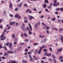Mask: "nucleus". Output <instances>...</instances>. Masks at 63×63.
<instances>
[{"label":"nucleus","mask_w":63,"mask_h":63,"mask_svg":"<svg viewBox=\"0 0 63 63\" xmlns=\"http://www.w3.org/2000/svg\"><path fill=\"white\" fill-rule=\"evenodd\" d=\"M41 63H44V61H41Z\"/></svg>","instance_id":"69168bd1"},{"label":"nucleus","mask_w":63,"mask_h":63,"mask_svg":"<svg viewBox=\"0 0 63 63\" xmlns=\"http://www.w3.org/2000/svg\"><path fill=\"white\" fill-rule=\"evenodd\" d=\"M27 30H28V31H30V29H29V27H27V28L26 29Z\"/></svg>","instance_id":"cd10ccee"},{"label":"nucleus","mask_w":63,"mask_h":63,"mask_svg":"<svg viewBox=\"0 0 63 63\" xmlns=\"http://www.w3.org/2000/svg\"><path fill=\"white\" fill-rule=\"evenodd\" d=\"M44 54H45V55H51V53H49V54L47 53V52H45L44 53Z\"/></svg>","instance_id":"1a4fd4ad"},{"label":"nucleus","mask_w":63,"mask_h":63,"mask_svg":"<svg viewBox=\"0 0 63 63\" xmlns=\"http://www.w3.org/2000/svg\"><path fill=\"white\" fill-rule=\"evenodd\" d=\"M5 35H4V33H2V35L0 36V38H3Z\"/></svg>","instance_id":"2eb2a0df"},{"label":"nucleus","mask_w":63,"mask_h":63,"mask_svg":"<svg viewBox=\"0 0 63 63\" xmlns=\"http://www.w3.org/2000/svg\"><path fill=\"white\" fill-rule=\"evenodd\" d=\"M55 42H58V39H57L56 40H55Z\"/></svg>","instance_id":"0e129e2a"},{"label":"nucleus","mask_w":63,"mask_h":63,"mask_svg":"<svg viewBox=\"0 0 63 63\" xmlns=\"http://www.w3.org/2000/svg\"><path fill=\"white\" fill-rule=\"evenodd\" d=\"M45 11H47V12H49V11H48V10L47 9H46Z\"/></svg>","instance_id":"49530a36"},{"label":"nucleus","mask_w":63,"mask_h":63,"mask_svg":"<svg viewBox=\"0 0 63 63\" xmlns=\"http://www.w3.org/2000/svg\"><path fill=\"white\" fill-rule=\"evenodd\" d=\"M24 35L25 37H27V35L25 33H24Z\"/></svg>","instance_id":"b1692460"},{"label":"nucleus","mask_w":63,"mask_h":63,"mask_svg":"<svg viewBox=\"0 0 63 63\" xmlns=\"http://www.w3.org/2000/svg\"><path fill=\"white\" fill-rule=\"evenodd\" d=\"M15 17H18V18H19V19H20V18H21V17L20 16H19L18 15V14H16V15L15 16Z\"/></svg>","instance_id":"20e7f679"},{"label":"nucleus","mask_w":63,"mask_h":63,"mask_svg":"<svg viewBox=\"0 0 63 63\" xmlns=\"http://www.w3.org/2000/svg\"><path fill=\"white\" fill-rule=\"evenodd\" d=\"M21 0H17V1H16L17 3H19L20 1Z\"/></svg>","instance_id":"c756f323"},{"label":"nucleus","mask_w":63,"mask_h":63,"mask_svg":"<svg viewBox=\"0 0 63 63\" xmlns=\"http://www.w3.org/2000/svg\"><path fill=\"white\" fill-rule=\"evenodd\" d=\"M4 55H8V53H7L5 52L4 53Z\"/></svg>","instance_id":"c03bdc74"},{"label":"nucleus","mask_w":63,"mask_h":63,"mask_svg":"<svg viewBox=\"0 0 63 63\" xmlns=\"http://www.w3.org/2000/svg\"><path fill=\"white\" fill-rule=\"evenodd\" d=\"M38 45V44L37 43H35L34 45V46H36V45Z\"/></svg>","instance_id":"58836bf2"},{"label":"nucleus","mask_w":63,"mask_h":63,"mask_svg":"<svg viewBox=\"0 0 63 63\" xmlns=\"http://www.w3.org/2000/svg\"><path fill=\"white\" fill-rule=\"evenodd\" d=\"M25 42H28V41H29V40L27 39H25Z\"/></svg>","instance_id":"de8ad7c7"},{"label":"nucleus","mask_w":63,"mask_h":63,"mask_svg":"<svg viewBox=\"0 0 63 63\" xmlns=\"http://www.w3.org/2000/svg\"><path fill=\"white\" fill-rule=\"evenodd\" d=\"M42 25H43V26H46V27H43V28H44V29H46V27H47V25H46V24H44V23L43 22H42Z\"/></svg>","instance_id":"423d86ee"},{"label":"nucleus","mask_w":63,"mask_h":63,"mask_svg":"<svg viewBox=\"0 0 63 63\" xmlns=\"http://www.w3.org/2000/svg\"><path fill=\"white\" fill-rule=\"evenodd\" d=\"M49 50H50V51H52V49L51 48H49Z\"/></svg>","instance_id":"603ef678"},{"label":"nucleus","mask_w":63,"mask_h":63,"mask_svg":"<svg viewBox=\"0 0 63 63\" xmlns=\"http://www.w3.org/2000/svg\"><path fill=\"white\" fill-rule=\"evenodd\" d=\"M62 48H60V50L59 49H58L57 50V51H60H60H61V50H62Z\"/></svg>","instance_id":"aec40b11"},{"label":"nucleus","mask_w":63,"mask_h":63,"mask_svg":"<svg viewBox=\"0 0 63 63\" xmlns=\"http://www.w3.org/2000/svg\"><path fill=\"white\" fill-rule=\"evenodd\" d=\"M15 11H18V8H15Z\"/></svg>","instance_id":"79ce46f5"},{"label":"nucleus","mask_w":63,"mask_h":63,"mask_svg":"<svg viewBox=\"0 0 63 63\" xmlns=\"http://www.w3.org/2000/svg\"><path fill=\"white\" fill-rule=\"evenodd\" d=\"M3 21V19H0V23H1Z\"/></svg>","instance_id":"4c0bfd02"},{"label":"nucleus","mask_w":63,"mask_h":63,"mask_svg":"<svg viewBox=\"0 0 63 63\" xmlns=\"http://www.w3.org/2000/svg\"><path fill=\"white\" fill-rule=\"evenodd\" d=\"M6 32V30H4V31L2 33H3V34H4Z\"/></svg>","instance_id":"e433bc0d"},{"label":"nucleus","mask_w":63,"mask_h":63,"mask_svg":"<svg viewBox=\"0 0 63 63\" xmlns=\"http://www.w3.org/2000/svg\"><path fill=\"white\" fill-rule=\"evenodd\" d=\"M9 42H8L7 43L6 45H5V46H9Z\"/></svg>","instance_id":"5701e85b"},{"label":"nucleus","mask_w":63,"mask_h":63,"mask_svg":"<svg viewBox=\"0 0 63 63\" xmlns=\"http://www.w3.org/2000/svg\"><path fill=\"white\" fill-rule=\"evenodd\" d=\"M9 8L10 9H13V4L9 2Z\"/></svg>","instance_id":"f03ea898"},{"label":"nucleus","mask_w":63,"mask_h":63,"mask_svg":"<svg viewBox=\"0 0 63 63\" xmlns=\"http://www.w3.org/2000/svg\"><path fill=\"white\" fill-rule=\"evenodd\" d=\"M21 47L20 46L18 47L17 49V51H19L21 49Z\"/></svg>","instance_id":"0eeeda50"},{"label":"nucleus","mask_w":63,"mask_h":63,"mask_svg":"<svg viewBox=\"0 0 63 63\" xmlns=\"http://www.w3.org/2000/svg\"><path fill=\"white\" fill-rule=\"evenodd\" d=\"M33 57L34 58L35 60H38V58H37L34 56H33Z\"/></svg>","instance_id":"a211bd4d"},{"label":"nucleus","mask_w":63,"mask_h":63,"mask_svg":"<svg viewBox=\"0 0 63 63\" xmlns=\"http://www.w3.org/2000/svg\"><path fill=\"white\" fill-rule=\"evenodd\" d=\"M29 25L30 26V28L31 29V30H32V27H31V25H30V24L29 23Z\"/></svg>","instance_id":"f3484780"},{"label":"nucleus","mask_w":63,"mask_h":63,"mask_svg":"<svg viewBox=\"0 0 63 63\" xmlns=\"http://www.w3.org/2000/svg\"><path fill=\"white\" fill-rule=\"evenodd\" d=\"M33 10L35 12L37 11V9H36L35 8Z\"/></svg>","instance_id":"5fc2aeb1"},{"label":"nucleus","mask_w":63,"mask_h":63,"mask_svg":"<svg viewBox=\"0 0 63 63\" xmlns=\"http://www.w3.org/2000/svg\"><path fill=\"white\" fill-rule=\"evenodd\" d=\"M27 62V61H24V60H23L22 61V63H26Z\"/></svg>","instance_id":"ddd939ff"},{"label":"nucleus","mask_w":63,"mask_h":63,"mask_svg":"<svg viewBox=\"0 0 63 63\" xmlns=\"http://www.w3.org/2000/svg\"><path fill=\"white\" fill-rule=\"evenodd\" d=\"M7 53H10V54H11V53H14V52H13V51H7Z\"/></svg>","instance_id":"9b49d317"},{"label":"nucleus","mask_w":63,"mask_h":63,"mask_svg":"<svg viewBox=\"0 0 63 63\" xmlns=\"http://www.w3.org/2000/svg\"><path fill=\"white\" fill-rule=\"evenodd\" d=\"M55 18H53L52 20L53 21H55Z\"/></svg>","instance_id":"a19ab883"},{"label":"nucleus","mask_w":63,"mask_h":63,"mask_svg":"<svg viewBox=\"0 0 63 63\" xmlns=\"http://www.w3.org/2000/svg\"><path fill=\"white\" fill-rule=\"evenodd\" d=\"M3 48V47L0 44V48Z\"/></svg>","instance_id":"7c9ffc66"},{"label":"nucleus","mask_w":63,"mask_h":63,"mask_svg":"<svg viewBox=\"0 0 63 63\" xmlns=\"http://www.w3.org/2000/svg\"><path fill=\"white\" fill-rule=\"evenodd\" d=\"M3 14L4 15H5V14H6V11H4Z\"/></svg>","instance_id":"052dcab7"},{"label":"nucleus","mask_w":63,"mask_h":63,"mask_svg":"<svg viewBox=\"0 0 63 63\" xmlns=\"http://www.w3.org/2000/svg\"><path fill=\"white\" fill-rule=\"evenodd\" d=\"M54 62V63H56V60L55 59H54L53 60Z\"/></svg>","instance_id":"ea45409f"},{"label":"nucleus","mask_w":63,"mask_h":63,"mask_svg":"<svg viewBox=\"0 0 63 63\" xmlns=\"http://www.w3.org/2000/svg\"><path fill=\"white\" fill-rule=\"evenodd\" d=\"M38 50H36L34 51V54H38Z\"/></svg>","instance_id":"f8f14e48"},{"label":"nucleus","mask_w":63,"mask_h":63,"mask_svg":"<svg viewBox=\"0 0 63 63\" xmlns=\"http://www.w3.org/2000/svg\"><path fill=\"white\" fill-rule=\"evenodd\" d=\"M54 30L56 31H57V28H55Z\"/></svg>","instance_id":"338daca9"},{"label":"nucleus","mask_w":63,"mask_h":63,"mask_svg":"<svg viewBox=\"0 0 63 63\" xmlns=\"http://www.w3.org/2000/svg\"><path fill=\"white\" fill-rule=\"evenodd\" d=\"M47 7V5H46V4H45L43 6V7L44 8H46V7Z\"/></svg>","instance_id":"412c9836"},{"label":"nucleus","mask_w":63,"mask_h":63,"mask_svg":"<svg viewBox=\"0 0 63 63\" xmlns=\"http://www.w3.org/2000/svg\"><path fill=\"white\" fill-rule=\"evenodd\" d=\"M56 11H58L59 10H60V9L59 8H57L56 9Z\"/></svg>","instance_id":"09e8293b"},{"label":"nucleus","mask_w":63,"mask_h":63,"mask_svg":"<svg viewBox=\"0 0 63 63\" xmlns=\"http://www.w3.org/2000/svg\"><path fill=\"white\" fill-rule=\"evenodd\" d=\"M62 58H63V56H61L59 57V59H62Z\"/></svg>","instance_id":"2f4dec72"},{"label":"nucleus","mask_w":63,"mask_h":63,"mask_svg":"<svg viewBox=\"0 0 63 63\" xmlns=\"http://www.w3.org/2000/svg\"><path fill=\"white\" fill-rule=\"evenodd\" d=\"M3 48L4 49H5V50H7V48L5 46H4Z\"/></svg>","instance_id":"473e14b6"},{"label":"nucleus","mask_w":63,"mask_h":63,"mask_svg":"<svg viewBox=\"0 0 63 63\" xmlns=\"http://www.w3.org/2000/svg\"><path fill=\"white\" fill-rule=\"evenodd\" d=\"M15 23V22H10V25H12L14 24V23Z\"/></svg>","instance_id":"6ab92c4d"},{"label":"nucleus","mask_w":63,"mask_h":63,"mask_svg":"<svg viewBox=\"0 0 63 63\" xmlns=\"http://www.w3.org/2000/svg\"><path fill=\"white\" fill-rule=\"evenodd\" d=\"M12 38L13 39H14L15 38V34H13L12 35Z\"/></svg>","instance_id":"dca6fc26"},{"label":"nucleus","mask_w":63,"mask_h":63,"mask_svg":"<svg viewBox=\"0 0 63 63\" xmlns=\"http://www.w3.org/2000/svg\"><path fill=\"white\" fill-rule=\"evenodd\" d=\"M22 3H20V5H18V7H22Z\"/></svg>","instance_id":"9d476101"},{"label":"nucleus","mask_w":63,"mask_h":63,"mask_svg":"<svg viewBox=\"0 0 63 63\" xmlns=\"http://www.w3.org/2000/svg\"><path fill=\"white\" fill-rule=\"evenodd\" d=\"M53 5L54 6H57V4L56 3H54L53 4Z\"/></svg>","instance_id":"a878e982"},{"label":"nucleus","mask_w":63,"mask_h":63,"mask_svg":"<svg viewBox=\"0 0 63 63\" xmlns=\"http://www.w3.org/2000/svg\"><path fill=\"white\" fill-rule=\"evenodd\" d=\"M44 2H45V3H48V1L47 0H45Z\"/></svg>","instance_id":"f704fd0d"},{"label":"nucleus","mask_w":63,"mask_h":63,"mask_svg":"<svg viewBox=\"0 0 63 63\" xmlns=\"http://www.w3.org/2000/svg\"><path fill=\"white\" fill-rule=\"evenodd\" d=\"M61 30H63V28H61V29H60L59 30V31H61Z\"/></svg>","instance_id":"3c124183"},{"label":"nucleus","mask_w":63,"mask_h":63,"mask_svg":"<svg viewBox=\"0 0 63 63\" xmlns=\"http://www.w3.org/2000/svg\"><path fill=\"white\" fill-rule=\"evenodd\" d=\"M60 61L62 62H63V59H61L60 60Z\"/></svg>","instance_id":"e2e57ef3"},{"label":"nucleus","mask_w":63,"mask_h":63,"mask_svg":"<svg viewBox=\"0 0 63 63\" xmlns=\"http://www.w3.org/2000/svg\"><path fill=\"white\" fill-rule=\"evenodd\" d=\"M16 26H18V23H16Z\"/></svg>","instance_id":"13d9d810"},{"label":"nucleus","mask_w":63,"mask_h":63,"mask_svg":"<svg viewBox=\"0 0 63 63\" xmlns=\"http://www.w3.org/2000/svg\"><path fill=\"white\" fill-rule=\"evenodd\" d=\"M6 39V37H3V38L1 39H0V41H3V40H5Z\"/></svg>","instance_id":"4468645a"},{"label":"nucleus","mask_w":63,"mask_h":63,"mask_svg":"<svg viewBox=\"0 0 63 63\" xmlns=\"http://www.w3.org/2000/svg\"><path fill=\"white\" fill-rule=\"evenodd\" d=\"M29 34H30V35H31V34H32V32H31V31H29Z\"/></svg>","instance_id":"c9c22d12"},{"label":"nucleus","mask_w":63,"mask_h":63,"mask_svg":"<svg viewBox=\"0 0 63 63\" xmlns=\"http://www.w3.org/2000/svg\"><path fill=\"white\" fill-rule=\"evenodd\" d=\"M29 16V17H30L31 18H33V19H34V17L32 16Z\"/></svg>","instance_id":"4be33fe9"},{"label":"nucleus","mask_w":63,"mask_h":63,"mask_svg":"<svg viewBox=\"0 0 63 63\" xmlns=\"http://www.w3.org/2000/svg\"><path fill=\"white\" fill-rule=\"evenodd\" d=\"M46 58H47V57H44L42 58V59H46Z\"/></svg>","instance_id":"774afa93"},{"label":"nucleus","mask_w":63,"mask_h":63,"mask_svg":"<svg viewBox=\"0 0 63 63\" xmlns=\"http://www.w3.org/2000/svg\"><path fill=\"white\" fill-rule=\"evenodd\" d=\"M29 11V14H31V13H32V11L29 9H28L26 11V12H25V13H27Z\"/></svg>","instance_id":"7ed1b4c3"},{"label":"nucleus","mask_w":63,"mask_h":63,"mask_svg":"<svg viewBox=\"0 0 63 63\" xmlns=\"http://www.w3.org/2000/svg\"><path fill=\"white\" fill-rule=\"evenodd\" d=\"M29 57L30 58V61H31L34 62V60H33V59L32 58V57H31V55H29Z\"/></svg>","instance_id":"39448f33"},{"label":"nucleus","mask_w":63,"mask_h":63,"mask_svg":"<svg viewBox=\"0 0 63 63\" xmlns=\"http://www.w3.org/2000/svg\"><path fill=\"white\" fill-rule=\"evenodd\" d=\"M43 50H44V51H47V49H44Z\"/></svg>","instance_id":"72a5a7b5"},{"label":"nucleus","mask_w":63,"mask_h":63,"mask_svg":"<svg viewBox=\"0 0 63 63\" xmlns=\"http://www.w3.org/2000/svg\"><path fill=\"white\" fill-rule=\"evenodd\" d=\"M49 9H50L51 8V6H48L47 7Z\"/></svg>","instance_id":"bf43d9fd"},{"label":"nucleus","mask_w":63,"mask_h":63,"mask_svg":"<svg viewBox=\"0 0 63 63\" xmlns=\"http://www.w3.org/2000/svg\"><path fill=\"white\" fill-rule=\"evenodd\" d=\"M52 57L53 58H55V56L54 55H53Z\"/></svg>","instance_id":"864d4df0"},{"label":"nucleus","mask_w":63,"mask_h":63,"mask_svg":"<svg viewBox=\"0 0 63 63\" xmlns=\"http://www.w3.org/2000/svg\"><path fill=\"white\" fill-rule=\"evenodd\" d=\"M49 29V27H47L46 28V29Z\"/></svg>","instance_id":"6e6d98bb"},{"label":"nucleus","mask_w":63,"mask_h":63,"mask_svg":"<svg viewBox=\"0 0 63 63\" xmlns=\"http://www.w3.org/2000/svg\"><path fill=\"white\" fill-rule=\"evenodd\" d=\"M9 16H10V17H13V16H13V15L11 14H9Z\"/></svg>","instance_id":"c85d7f7f"},{"label":"nucleus","mask_w":63,"mask_h":63,"mask_svg":"<svg viewBox=\"0 0 63 63\" xmlns=\"http://www.w3.org/2000/svg\"><path fill=\"white\" fill-rule=\"evenodd\" d=\"M28 51V49H26L25 51L26 52H27Z\"/></svg>","instance_id":"4d7b16f0"},{"label":"nucleus","mask_w":63,"mask_h":63,"mask_svg":"<svg viewBox=\"0 0 63 63\" xmlns=\"http://www.w3.org/2000/svg\"><path fill=\"white\" fill-rule=\"evenodd\" d=\"M12 43H10L9 44V47L10 49H12L13 48V47H12Z\"/></svg>","instance_id":"6e6552de"},{"label":"nucleus","mask_w":63,"mask_h":63,"mask_svg":"<svg viewBox=\"0 0 63 63\" xmlns=\"http://www.w3.org/2000/svg\"><path fill=\"white\" fill-rule=\"evenodd\" d=\"M48 59L49 61H52V60L50 58H49Z\"/></svg>","instance_id":"37998d69"},{"label":"nucleus","mask_w":63,"mask_h":63,"mask_svg":"<svg viewBox=\"0 0 63 63\" xmlns=\"http://www.w3.org/2000/svg\"><path fill=\"white\" fill-rule=\"evenodd\" d=\"M11 63H17V62H16L15 61H13L11 62Z\"/></svg>","instance_id":"393cba45"},{"label":"nucleus","mask_w":63,"mask_h":63,"mask_svg":"<svg viewBox=\"0 0 63 63\" xmlns=\"http://www.w3.org/2000/svg\"><path fill=\"white\" fill-rule=\"evenodd\" d=\"M60 10H61V12H63V8H61L60 9Z\"/></svg>","instance_id":"bb28decb"},{"label":"nucleus","mask_w":63,"mask_h":63,"mask_svg":"<svg viewBox=\"0 0 63 63\" xmlns=\"http://www.w3.org/2000/svg\"><path fill=\"white\" fill-rule=\"evenodd\" d=\"M28 54H31V53H32V52L30 51V52H28Z\"/></svg>","instance_id":"680f3d73"},{"label":"nucleus","mask_w":63,"mask_h":63,"mask_svg":"<svg viewBox=\"0 0 63 63\" xmlns=\"http://www.w3.org/2000/svg\"><path fill=\"white\" fill-rule=\"evenodd\" d=\"M24 6H25V7H27V4H24Z\"/></svg>","instance_id":"8fccbe9b"},{"label":"nucleus","mask_w":63,"mask_h":63,"mask_svg":"<svg viewBox=\"0 0 63 63\" xmlns=\"http://www.w3.org/2000/svg\"><path fill=\"white\" fill-rule=\"evenodd\" d=\"M24 22L25 23H27L28 21L26 20H24Z\"/></svg>","instance_id":"a18cd8bd"},{"label":"nucleus","mask_w":63,"mask_h":63,"mask_svg":"<svg viewBox=\"0 0 63 63\" xmlns=\"http://www.w3.org/2000/svg\"><path fill=\"white\" fill-rule=\"evenodd\" d=\"M44 47H46L43 46H42V47H40V49H39L38 52V54H40L41 53V51H42V48H44Z\"/></svg>","instance_id":"f257e3e1"}]
</instances>
